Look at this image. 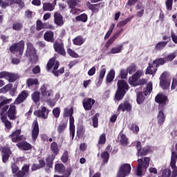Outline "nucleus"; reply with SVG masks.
Listing matches in <instances>:
<instances>
[{
	"label": "nucleus",
	"mask_w": 177,
	"mask_h": 177,
	"mask_svg": "<svg viewBox=\"0 0 177 177\" xmlns=\"http://www.w3.org/2000/svg\"><path fill=\"white\" fill-rule=\"evenodd\" d=\"M61 160H62V162H64V164H66V162H67V161H68V152L67 151H65L63 153Z\"/></svg>",
	"instance_id": "nucleus-52"
},
{
	"label": "nucleus",
	"mask_w": 177,
	"mask_h": 177,
	"mask_svg": "<svg viewBox=\"0 0 177 177\" xmlns=\"http://www.w3.org/2000/svg\"><path fill=\"white\" fill-rule=\"evenodd\" d=\"M10 154H12V151H10V149L9 147H4L2 149V160L3 162H7L8 160H9V157H10Z\"/></svg>",
	"instance_id": "nucleus-20"
},
{
	"label": "nucleus",
	"mask_w": 177,
	"mask_h": 177,
	"mask_svg": "<svg viewBox=\"0 0 177 177\" xmlns=\"http://www.w3.org/2000/svg\"><path fill=\"white\" fill-rule=\"evenodd\" d=\"M38 135H39V126L38 125V122L35 120L32 124V139H33V140H37Z\"/></svg>",
	"instance_id": "nucleus-15"
},
{
	"label": "nucleus",
	"mask_w": 177,
	"mask_h": 177,
	"mask_svg": "<svg viewBox=\"0 0 177 177\" xmlns=\"http://www.w3.org/2000/svg\"><path fill=\"white\" fill-rule=\"evenodd\" d=\"M28 97V92L27 91H23L17 97L15 101V104H20V103H23L26 99Z\"/></svg>",
	"instance_id": "nucleus-17"
},
{
	"label": "nucleus",
	"mask_w": 177,
	"mask_h": 177,
	"mask_svg": "<svg viewBox=\"0 0 177 177\" xmlns=\"http://www.w3.org/2000/svg\"><path fill=\"white\" fill-rule=\"evenodd\" d=\"M11 102L12 99H6L0 103V109H1V111H0V117L1 121L4 123L6 129H10L12 128V123H10L9 120H6V118L3 114L8 111V109H9V105L8 104Z\"/></svg>",
	"instance_id": "nucleus-1"
},
{
	"label": "nucleus",
	"mask_w": 177,
	"mask_h": 177,
	"mask_svg": "<svg viewBox=\"0 0 177 177\" xmlns=\"http://www.w3.org/2000/svg\"><path fill=\"white\" fill-rule=\"evenodd\" d=\"M143 75V71H138L134 75H132L131 77L129 80V83L130 85H132V86H137V85L139 84L138 82L140 77Z\"/></svg>",
	"instance_id": "nucleus-11"
},
{
	"label": "nucleus",
	"mask_w": 177,
	"mask_h": 177,
	"mask_svg": "<svg viewBox=\"0 0 177 177\" xmlns=\"http://www.w3.org/2000/svg\"><path fill=\"white\" fill-rule=\"evenodd\" d=\"M20 133H21V130L18 129L10 135V138L12 139V142H16L21 140L22 137L20 136Z\"/></svg>",
	"instance_id": "nucleus-19"
},
{
	"label": "nucleus",
	"mask_w": 177,
	"mask_h": 177,
	"mask_svg": "<svg viewBox=\"0 0 177 177\" xmlns=\"http://www.w3.org/2000/svg\"><path fill=\"white\" fill-rule=\"evenodd\" d=\"M118 140L122 145V146H124V147L128 146V138H127V136L125 134L120 133L118 136Z\"/></svg>",
	"instance_id": "nucleus-29"
},
{
	"label": "nucleus",
	"mask_w": 177,
	"mask_h": 177,
	"mask_svg": "<svg viewBox=\"0 0 177 177\" xmlns=\"http://www.w3.org/2000/svg\"><path fill=\"white\" fill-rule=\"evenodd\" d=\"M37 31H40V30H42L44 28V24H42V21L41 20L37 21Z\"/></svg>",
	"instance_id": "nucleus-62"
},
{
	"label": "nucleus",
	"mask_w": 177,
	"mask_h": 177,
	"mask_svg": "<svg viewBox=\"0 0 177 177\" xmlns=\"http://www.w3.org/2000/svg\"><path fill=\"white\" fill-rule=\"evenodd\" d=\"M95 100L92 98H86L83 100V107L85 110L89 111L92 109L93 107V104H95Z\"/></svg>",
	"instance_id": "nucleus-16"
},
{
	"label": "nucleus",
	"mask_w": 177,
	"mask_h": 177,
	"mask_svg": "<svg viewBox=\"0 0 177 177\" xmlns=\"http://www.w3.org/2000/svg\"><path fill=\"white\" fill-rule=\"evenodd\" d=\"M115 27V24H112L109 28V30H108V32H106L105 37H104V39H107V38H109V37H110V35H111V32H113V30H114V28Z\"/></svg>",
	"instance_id": "nucleus-50"
},
{
	"label": "nucleus",
	"mask_w": 177,
	"mask_h": 177,
	"mask_svg": "<svg viewBox=\"0 0 177 177\" xmlns=\"http://www.w3.org/2000/svg\"><path fill=\"white\" fill-rule=\"evenodd\" d=\"M101 157H102L104 162H108L109 158L110 157V154L109 153V151H106L105 152H103L101 154Z\"/></svg>",
	"instance_id": "nucleus-48"
},
{
	"label": "nucleus",
	"mask_w": 177,
	"mask_h": 177,
	"mask_svg": "<svg viewBox=\"0 0 177 177\" xmlns=\"http://www.w3.org/2000/svg\"><path fill=\"white\" fill-rule=\"evenodd\" d=\"M23 28V23L21 22H15L12 25V29L15 31H20Z\"/></svg>",
	"instance_id": "nucleus-46"
},
{
	"label": "nucleus",
	"mask_w": 177,
	"mask_h": 177,
	"mask_svg": "<svg viewBox=\"0 0 177 177\" xmlns=\"http://www.w3.org/2000/svg\"><path fill=\"white\" fill-rule=\"evenodd\" d=\"M157 66L152 63V64H149V66L147 68L146 74H150L153 75L156 74V72L157 71Z\"/></svg>",
	"instance_id": "nucleus-28"
},
{
	"label": "nucleus",
	"mask_w": 177,
	"mask_h": 177,
	"mask_svg": "<svg viewBox=\"0 0 177 177\" xmlns=\"http://www.w3.org/2000/svg\"><path fill=\"white\" fill-rule=\"evenodd\" d=\"M66 3L68 6L70 10V13L71 15H77V13H80V9L77 8V6L81 3L80 0H67Z\"/></svg>",
	"instance_id": "nucleus-9"
},
{
	"label": "nucleus",
	"mask_w": 177,
	"mask_h": 177,
	"mask_svg": "<svg viewBox=\"0 0 177 177\" xmlns=\"http://www.w3.org/2000/svg\"><path fill=\"white\" fill-rule=\"evenodd\" d=\"M44 38L45 41H47V42H54L55 41V37L53 32L48 30L46 31L44 33Z\"/></svg>",
	"instance_id": "nucleus-26"
},
{
	"label": "nucleus",
	"mask_w": 177,
	"mask_h": 177,
	"mask_svg": "<svg viewBox=\"0 0 177 177\" xmlns=\"http://www.w3.org/2000/svg\"><path fill=\"white\" fill-rule=\"evenodd\" d=\"M132 106L128 102H124L120 104L118 108V111H131Z\"/></svg>",
	"instance_id": "nucleus-24"
},
{
	"label": "nucleus",
	"mask_w": 177,
	"mask_h": 177,
	"mask_svg": "<svg viewBox=\"0 0 177 177\" xmlns=\"http://www.w3.org/2000/svg\"><path fill=\"white\" fill-rule=\"evenodd\" d=\"M158 124L159 125H163L164 122H165V115L164 114V111H160L158 115Z\"/></svg>",
	"instance_id": "nucleus-31"
},
{
	"label": "nucleus",
	"mask_w": 177,
	"mask_h": 177,
	"mask_svg": "<svg viewBox=\"0 0 177 177\" xmlns=\"http://www.w3.org/2000/svg\"><path fill=\"white\" fill-rule=\"evenodd\" d=\"M39 84V82L37 79L30 78L27 80V85L28 88H32L37 86Z\"/></svg>",
	"instance_id": "nucleus-33"
},
{
	"label": "nucleus",
	"mask_w": 177,
	"mask_h": 177,
	"mask_svg": "<svg viewBox=\"0 0 177 177\" xmlns=\"http://www.w3.org/2000/svg\"><path fill=\"white\" fill-rule=\"evenodd\" d=\"M12 5V0H6L5 1H3V3H1V8L3 9H5V8H8V6Z\"/></svg>",
	"instance_id": "nucleus-58"
},
{
	"label": "nucleus",
	"mask_w": 177,
	"mask_h": 177,
	"mask_svg": "<svg viewBox=\"0 0 177 177\" xmlns=\"http://www.w3.org/2000/svg\"><path fill=\"white\" fill-rule=\"evenodd\" d=\"M40 91L42 96H44V97H50L53 95L52 90H50L48 84H43L40 88Z\"/></svg>",
	"instance_id": "nucleus-13"
},
{
	"label": "nucleus",
	"mask_w": 177,
	"mask_h": 177,
	"mask_svg": "<svg viewBox=\"0 0 177 177\" xmlns=\"http://www.w3.org/2000/svg\"><path fill=\"white\" fill-rule=\"evenodd\" d=\"M166 59L165 58H159L157 59H155L153 61V63L156 66V67H158L160 66H162L163 64H165Z\"/></svg>",
	"instance_id": "nucleus-43"
},
{
	"label": "nucleus",
	"mask_w": 177,
	"mask_h": 177,
	"mask_svg": "<svg viewBox=\"0 0 177 177\" xmlns=\"http://www.w3.org/2000/svg\"><path fill=\"white\" fill-rule=\"evenodd\" d=\"M11 53H13L15 56H21L24 50V41H20L19 42L11 46L10 47Z\"/></svg>",
	"instance_id": "nucleus-7"
},
{
	"label": "nucleus",
	"mask_w": 177,
	"mask_h": 177,
	"mask_svg": "<svg viewBox=\"0 0 177 177\" xmlns=\"http://www.w3.org/2000/svg\"><path fill=\"white\" fill-rule=\"evenodd\" d=\"M176 54H177V50H176L173 53L166 57L165 59L167 60V62H172V60H174V59L176 57Z\"/></svg>",
	"instance_id": "nucleus-49"
},
{
	"label": "nucleus",
	"mask_w": 177,
	"mask_h": 177,
	"mask_svg": "<svg viewBox=\"0 0 177 177\" xmlns=\"http://www.w3.org/2000/svg\"><path fill=\"white\" fill-rule=\"evenodd\" d=\"M77 21H83V23H86L88 21V15L86 14H82L75 17Z\"/></svg>",
	"instance_id": "nucleus-40"
},
{
	"label": "nucleus",
	"mask_w": 177,
	"mask_h": 177,
	"mask_svg": "<svg viewBox=\"0 0 177 177\" xmlns=\"http://www.w3.org/2000/svg\"><path fill=\"white\" fill-rule=\"evenodd\" d=\"M50 150L54 155H50L46 158V162H47V165L46 167V172H50V169H52V165H53V160H55V156H57V154H59V147L57 146V142H54L51 143Z\"/></svg>",
	"instance_id": "nucleus-4"
},
{
	"label": "nucleus",
	"mask_w": 177,
	"mask_h": 177,
	"mask_svg": "<svg viewBox=\"0 0 177 177\" xmlns=\"http://www.w3.org/2000/svg\"><path fill=\"white\" fill-rule=\"evenodd\" d=\"M55 58H52L49 60V62L47 64V70L48 71H49V70H50L52 68V67H53V71H55V70H57L59 68V62L56 61L55 62Z\"/></svg>",
	"instance_id": "nucleus-22"
},
{
	"label": "nucleus",
	"mask_w": 177,
	"mask_h": 177,
	"mask_svg": "<svg viewBox=\"0 0 177 177\" xmlns=\"http://www.w3.org/2000/svg\"><path fill=\"white\" fill-rule=\"evenodd\" d=\"M43 10L44 12H52V10H55V6L50 3H44L43 4Z\"/></svg>",
	"instance_id": "nucleus-32"
},
{
	"label": "nucleus",
	"mask_w": 177,
	"mask_h": 177,
	"mask_svg": "<svg viewBox=\"0 0 177 177\" xmlns=\"http://www.w3.org/2000/svg\"><path fill=\"white\" fill-rule=\"evenodd\" d=\"M25 16H26V17H27V19H32V17H34V16H35V12H34L30 10H27L25 12Z\"/></svg>",
	"instance_id": "nucleus-53"
},
{
	"label": "nucleus",
	"mask_w": 177,
	"mask_h": 177,
	"mask_svg": "<svg viewBox=\"0 0 177 177\" xmlns=\"http://www.w3.org/2000/svg\"><path fill=\"white\" fill-rule=\"evenodd\" d=\"M157 103L161 106L162 104H165L167 102V96L163 94H158L155 98Z\"/></svg>",
	"instance_id": "nucleus-27"
},
{
	"label": "nucleus",
	"mask_w": 177,
	"mask_h": 177,
	"mask_svg": "<svg viewBox=\"0 0 177 177\" xmlns=\"http://www.w3.org/2000/svg\"><path fill=\"white\" fill-rule=\"evenodd\" d=\"M53 48L59 55H62V56H66V50H64V45L63 43H57L55 42L53 44Z\"/></svg>",
	"instance_id": "nucleus-14"
},
{
	"label": "nucleus",
	"mask_w": 177,
	"mask_h": 177,
	"mask_svg": "<svg viewBox=\"0 0 177 177\" xmlns=\"http://www.w3.org/2000/svg\"><path fill=\"white\" fill-rule=\"evenodd\" d=\"M44 167H45V160H39V164L37 165L34 164L32 166V171H37V169H41V168H44Z\"/></svg>",
	"instance_id": "nucleus-34"
},
{
	"label": "nucleus",
	"mask_w": 177,
	"mask_h": 177,
	"mask_svg": "<svg viewBox=\"0 0 177 177\" xmlns=\"http://www.w3.org/2000/svg\"><path fill=\"white\" fill-rule=\"evenodd\" d=\"M55 172H58V174H63L64 172V165L62 163H57L55 166Z\"/></svg>",
	"instance_id": "nucleus-37"
},
{
	"label": "nucleus",
	"mask_w": 177,
	"mask_h": 177,
	"mask_svg": "<svg viewBox=\"0 0 177 177\" xmlns=\"http://www.w3.org/2000/svg\"><path fill=\"white\" fill-rule=\"evenodd\" d=\"M150 147H145L141 150V152L140 153V156H146L148 154V153H150Z\"/></svg>",
	"instance_id": "nucleus-54"
},
{
	"label": "nucleus",
	"mask_w": 177,
	"mask_h": 177,
	"mask_svg": "<svg viewBox=\"0 0 177 177\" xmlns=\"http://www.w3.org/2000/svg\"><path fill=\"white\" fill-rule=\"evenodd\" d=\"M7 115L10 120H16V106L11 104L7 112Z\"/></svg>",
	"instance_id": "nucleus-18"
},
{
	"label": "nucleus",
	"mask_w": 177,
	"mask_h": 177,
	"mask_svg": "<svg viewBox=\"0 0 177 177\" xmlns=\"http://www.w3.org/2000/svg\"><path fill=\"white\" fill-rule=\"evenodd\" d=\"M174 2V0H167L166 2V7L167 10H172V3Z\"/></svg>",
	"instance_id": "nucleus-63"
},
{
	"label": "nucleus",
	"mask_w": 177,
	"mask_h": 177,
	"mask_svg": "<svg viewBox=\"0 0 177 177\" xmlns=\"http://www.w3.org/2000/svg\"><path fill=\"white\" fill-rule=\"evenodd\" d=\"M10 88H12V84H7L3 88L0 89L1 93H6L8 91H10Z\"/></svg>",
	"instance_id": "nucleus-57"
},
{
	"label": "nucleus",
	"mask_w": 177,
	"mask_h": 177,
	"mask_svg": "<svg viewBox=\"0 0 177 177\" xmlns=\"http://www.w3.org/2000/svg\"><path fill=\"white\" fill-rule=\"evenodd\" d=\"M27 45V50H26V56L30 57L32 60L37 62L38 60V57L37 56V50L32 46V44L28 42L26 44Z\"/></svg>",
	"instance_id": "nucleus-8"
},
{
	"label": "nucleus",
	"mask_w": 177,
	"mask_h": 177,
	"mask_svg": "<svg viewBox=\"0 0 177 177\" xmlns=\"http://www.w3.org/2000/svg\"><path fill=\"white\" fill-rule=\"evenodd\" d=\"M73 171V169L71 167L67 168L64 171V177H68L69 175H71V172Z\"/></svg>",
	"instance_id": "nucleus-64"
},
{
	"label": "nucleus",
	"mask_w": 177,
	"mask_h": 177,
	"mask_svg": "<svg viewBox=\"0 0 177 177\" xmlns=\"http://www.w3.org/2000/svg\"><path fill=\"white\" fill-rule=\"evenodd\" d=\"M66 128H67V122H62L57 127L58 133H63L64 131H66Z\"/></svg>",
	"instance_id": "nucleus-38"
},
{
	"label": "nucleus",
	"mask_w": 177,
	"mask_h": 177,
	"mask_svg": "<svg viewBox=\"0 0 177 177\" xmlns=\"http://www.w3.org/2000/svg\"><path fill=\"white\" fill-rule=\"evenodd\" d=\"M73 42L74 45H77L80 46L85 42V39H84V38H82V37L78 36L73 40Z\"/></svg>",
	"instance_id": "nucleus-36"
},
{
	"label": "nucleus",
	"mask_w": 177,
	"mask_h": 177,
	"mask_svg": "<svg viewBox=\"0 0 177 177\" xmlns=\"http://www.w3.org/2000/svg\"><path fill=\"white\" fill-rule=\"evenodd\" d=\"M133 17V16L130 17L123 21H121L120 22H119L118 24V27H119L120 28H121V27H124V26H126V24H128V23H129V21H131V20H132Z\"/></svg>",
	"instance_id": "nucleus-44"
},
{
	"label": "nucleus",
	"mask_w": 177,
	"mask_h": 177,
	"mask_svg": "<svg viewBox=\"0 0 177 177\" xmlns=\"http://www.w3.org/2000/svg\"><path fill=\"white\" fill-rule=\"evenodd\" d=\"M74 109L73 107L71 108H65L64 110V117H69V129H70V136L71 138V140L74 139V136H75V125H74Z\"/></svg>",
	"instance_id": "nucleus-3"
},
{
	"label": "nucleus",
	"mask_w": 177,
	"mask_h": 177,
	"mask_svg": "<svg viewBox=\"0 0 177 177\" xmlns=\"http://www.w3.org/2000/svg\"><path fill=\"white\" fill-rule=\"evenodd\" d=\"M106 143V134H102L100 136L98 145H104Z\"/></svg>",
	"instance_id": "nucleus-59"
},
{
	"label": "nucleus",
	"mask_w": 177,
	"mask_h": 177,
	"mask_svg": "<svg viewBox=\"0 0 177 177\" xmlns=\"http://www.w3.org/2000/svg\"><path fill=\"white\" fill-rule=\"evenodd\" d=\"M167 44H168V41H160L155 46L156 50H162V48L165 46H167Z\"/></svg>",
	"instance_id": "nucleus-42"
},
{
	"label": "nucleus",
	"mask_w": 177,
	"mask_h": 177,
	"mask_svg": "<svg viewBox=\"0 0 177 177\" xmlns=\"http://www.w3.org/2000/svg\"><path fill=\"white\" fill-rule=\"evenodd\" d=\"M67 53H68L71 57H75V59L79 57L77 53L71 48L67 49Z\"/></svg>",
	"instance_id": "nucleus-55"
},
{
	"label": "nucleus",
	"mask_w": 177,
	"mask_h": 177,
	"mask_svg": "<svg viewBox=\"0 0 177 177\" xmlns=\"http://www.w3.org/2000/svg\"><path fill=\"white\" fill-rule=\"evenodd\" d=\"M32 99L35 103L39 102V92H35L32 94Z\"/></svg>",
	"instance_id": "nucleus-51"
},
{
	"label": "nucleus",
	"mask_w": 177,
	"mask_h": 177,
	"mask_svg": "<svg viewBox=\"0 0 177 177\" xmlns=\"http://www.w3.org/2000/svg\"><path fill=\"white\" fill-rule=\"evenodd\" d=\"M130 129L133 133H138L139 132V127L135 124H131Z\"/></svg>",
	"instance_id": "nucleus-61"
},
{
	"label": "nucleus",
	"mask_w": 177,
	"mask_h": 177,
	"mask_svg": "<svg viewBox=\"0 0 177 177\" xmlns=\"http://www.w3.org/2000/svg\"><path fill=\"white\" fill-rule=\"evenodd\" d=\"M151 91H153V84L151 82H149L147 88L144 89L143 92H140L137 95V103L138 104H142L146 97L145 96H147V95H150L151 93Z\"/></svg>",
	"instance_id": "nucleus-6"
},
{
	"label": "nucleus",
	"mask_w": 177,
	"mask_h": 177,
	"mask_svg": "<svg viewBox=\"0 0 177 177\" xmlns=\"http://www.w3.org/2000/svg\"><path fill=\"white\" fill-rule=\"evenodd\" d=\"M99 113H95V115L93 117V127L94 128H97L99 126L98 123Z\"/></svg>",
	"instance_id": "nucleus-47"
},
{
	"label": "nucleus",
	"mask_w": 177,
	"mask_h": 177,
	"mask_svg": "<svg viewBox=\"0 0 177 177\" xmlns=\"http://www.w3.org/2000/svg\"><path fill=\"white\" fill-rule=\"evenodd\" d=\"M121 32H122V29L117 30L115 32V33L114 34V35L112 37V38H111L107 42H106V45L109 46L111 45V44H113V42H114V41H115L117 39V38L118 37H120V35H121Z\"/></svg>",
	"instance_id": "nucleus-30"
},
{
	"label": "nucleus",
	"mask_w": 177,
	"mask_h": 177,
	"mask_svg": "<svg viewBox=\"0 0 177 177\" xmlns=\"http://www.w3.org/2000/svg\"><path fill=\"white\" fill-rule=\"evenodd\" d=\"M17 147L19 149H22L23 150H30L31 149V145L28 144V142H19L17 144Z\"/></svg>",
	"instance_id": "nucleus-35"
},
{
	"label": "nucleus",
	"mask_w": 177,
	"mask_h": 177,
	"mask_svg": "<svg viewBox=\"0 0 177 177\" xmlns=\"http://www.w3.org/2000/svg\"><path fill=\"white\" fill-rule=\"evenodd\" d=\"M136 71V66L135 64H132L127 68V73L129 74H133Z\"/></svg>",
	"instance_id": "nucleus-56"
},
{
	"label": "nucleus",
	"mask_w": 177,
	"mask_h": 177,
	"mask_svg": "<svg viewBox=\"0 0 177 177\" xmlns=\"http://www.w3.org/2000/svg\"><path fill=\"white\" fill-rule=\"evenodd\" d=\"M131 174V165L123 164L120 166L116 177H125Z\"/></svg>",
	"instance_id": "nucleus-10"
},
{
	"label": "nucleus",
	"mask_w": 177,
	"mask_h": 177,
	"mask_svg": "<svg viewBox=\"0 0 177 177\" xmlns=\"http://www.w3.org/2000/svg\"><path fill=\"white\" fill-rule=\"evenodd\" d=\"M164 77V74H162L160 76V87L162 89H168L169 88V85H171V81L165 79Z\"/></svg>",
	"instance_id": "nucleus-23"
},
{
	"label": "nucleus",
	"mask_w": 177,
	"mask_h": 177,
	"mask_svg": "<svg viewBox=\"0 0 177 177\" xmlns=\"http://www.w3.org/2000/svg\"><path fill=\"white\" fill-rule=\"evenodd\" d=\"M138 167L136 171V174L138 177L143 176V173L146 172L147 169L150 165V158L145 157L144 158H140L138 160Z\"/></svg>",
	"instance_id": "nucleus-5"
},
{
	"label": "nucleus",
	"mask_w": 177,
	"mask_h": 177,
	"mask_svg": "<svg viewBox=\"0 0 177 177\" xmlns=\"http://www.w3.org/2000/svg\"><path fill=\"white\" fill-rule=\"evenodd\" d=\"M118 90L115 95V99L116 100H122L124 99V96H125V93H127V91L129 89V86L128 83L123 80H118L117 83Z\"/></svg>",
	"instance_id": "nucleus-2"
},
{
	"label": "nucleus",
	"mask_w": 177,
	"mask_h": 177,
	"mask_svg": "<svg viewBox=\"0 0 177 177\" xmlns=\"http://www.w3.org/2000/svg\"><path fill=\"white\" fill-rule=\"evenodd\" d=\"M86 5L88 9H90L93 13H97V12H99V9L103 7L102 3L91 4V3L88 1L86 2Z\"/></svg>",
	"instance_id": "nucleus-21"
},
{
	"label": "nucleus",
	"mask_w": 177,
	"mask_h": 177,
	"mask_svg": "<svg viewBox=\"0 0 177 177\" xmlns=\"http://www.w3.org/2000/svg\"><path fill=\"white\" fill-rule=\"evenodd\" d=\"M53 114L55 118H59L60 116V109L55 108L53 110Z\"/></svg>",
	"instance_id": "nucleus-60"
},
{
	"label": "nucleus",
	"mask_w": 177,
	"mask_h": 177,
	"mask_svg": "<svg viewBox=\"0 0 177 177\" xmlns=\"http://www.w3.org/2000/svg\"><path fill=\"white\" fill-rule=\"evenodd\" d=\"M35 115L39 117V118H43V120H46L49 114V110L46 109V107L42 106L41 110L35 111L34 112Z\"/></svg>",
	"instance_id": "nucleus-12"
},
{
	"label": "nucleus",
	"mask_w": 177,
	"mask_h": 177,
	"mask_svg": "<svg viewBox=\"0 0 177 177\" xmlns=\"http://www.w3.org/2000/svg\"><path fill=\"white\" fill-rule=\"evenodd\" d=\"M54 21L57 26H63L64 21H63V16L59 12H55L54 14Z\"/></svg>",
	"instance_id": "nucleus-25"
},
{
	"label": "nucleus",
	"mask_w": 177,
	"mask_h": 177,
	"mask_svg": "<svg viewBox=\"0 0 177 177\" xmlns=\"http://www.w3.org/2000/svg\"><path fill=\"white\" fill-rule=\"evenodd\" d=\"M17 78H19V75L17 74L8 73L7 80L9 82H15Z\"/></svg>",
	"instance_id": "nucleus-39"
},
{
	"label": "nucleus",
	"mask_w": 177,
	"mask_h": 177,
	"mask_svg": "<svg viewBox=\"0 0 177 177\" xmlns=\"http://www.w3.org/2000/svg\"><path fill=\"white\" fill-rule=\"evenodd\" d=\"M114 77H115V72L114 70H111L109 74L107 75L106 77V82H111L113 80H114Z\"/></svg>",
	"instance_id": "nucleus-41"
},
{
	"label": "nucleus",
	"mask_w": 177,
	"mask_h": 177,
	"mask_svg": "<svg viewBox=\"0 0 177 177\" xmlns=\"http://www.w3.org/2000/svg\"><path fill=\"white\" fill-rule=\"evenodd\" d=\"M121 50H122V45H120L118 47H113L111 50V53L112 55H115L117 53H121Z\"/></svg>",
	"instance_id": "nucleus-45"
}]
</instances>
